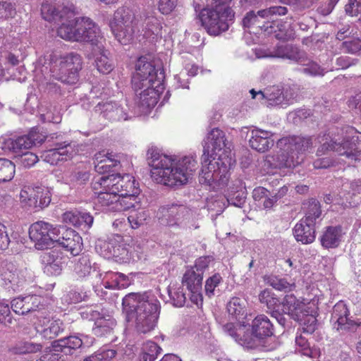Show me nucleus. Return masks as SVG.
I'll return each mask as SVG.
<instances>
[{"label": "nucleus", "mask_w": 361, "mask_h": 361, "mask_svg": "<svg viewBox=\"0 0 361 361\" xmlns=\"http://www.w3.org/2000/svg\"><path fill=\"white\" fill-rule=\"evenodd\" d=\"M283 312L293 319H300L302 311L306 310L307 305L297 299L293 294L286 295L281 302Z\"/></svg>", "instance_id": "nucleus-27"}, {"label": "nucleus", "mask_w": 361, "mask_h": 361, "mask_svg": "<svg viewBox=\"0 0 361 361\" xmlns=\"http://www.w3.org/2000/svg\"><path fill=\"white\" fill-rule=\"evenodd\" d=\"M42 298L37 295H29L13 299L11 304L14 312L20 315L35 312L40 308Z\"/></svg>", "instance_id": "nucleus-21"}, {"label": "nucleus", "mask_w": 361, "mask_h": 361, "mask_svg": "<svg viewBox=\"0 0 361 361\" xmlns=\"http://www.w3.org/2000/svg\"><path fill=\"white\" fill-rule=\"evenodd\" d=\"M82 69V58L76 53H70L56 60L51 69V77L67 85L75 84Z\"/></svg>", "instance_id": "nucleus-8"}, {"label": "nucleus", "mask_w": 361, "mask_h": 361, "mask_svg": "<svg viewBox=\"0 0 361 361\" xmlns=\"http://www.w3.org/2000/svg\"><path fill=\"white\" fill-rule=\"evenodd\" d=\"M328 151H333L339 155H345L348 158L355 159L361 153V135H346L342 140L331 139L325 142L317 149V155L322 156Z\"/></svg>", "instance_id": "nucleus-10"}, {"label": "nucleus", "mask_w": 361, "mask_h": 361, "mask_svg": "<svg viewBox=\"0 0 361 361\" xmlns=\"http://www.w3.org/2000/svg\"><path fill=\"white\" fill-rule=\"evenodd\" d=\"M58 35L66 40L90 42L96 44L99 42L100 30L98 26L89 18L73 17L68 22H63L57 29Z\"/></svg>", "instance_id": "nucleus-5"}, {"label": "nucleus", "mask_w": 361, "mask_h": 361, "mask_svg": "<svg viewBox=\"0 0 361 361\" xmlns=\"http://www.w3.org/2000/svg\"><path fill=\"white\" fill-rule=\"evenodd\" d=\"M210 146L204 147L202 156V170L199 176L201 184L209 185L213 190H219L226 187L229 180L228 170L231 165V158H222L219 154L217 160L213 157L209 159Z\"/></svg>", "instance_id": "nucleus-4"}, {"label": "nucleus", "mask_w": 361, "mask_h": 361, "mask_svg": "<svg viewBox=\"0 0 361 361\" xmlns=\"http://www.w3.org/2000/svg\"><path fill=\"white\" fill-rule=\"evenodd\" d=\"M305 61H306V59ZM305 62H302L303 65L305 66L302 70V73L312 76L324 75V69L316 62L309 61L307 63H305Z\"/></svg>", "instance_id": "nucleus-61"}, {"label": "nucleus", "mask_w": 361, "mask_h": 361, "mask_svg": "<svg viewBox=\"0 0 361 361\" xmlns=\"http://www.w3.org/2000/svg\"><path fill=\"white\" fill-rule=\"evenodd\" d=\"M207 2L211 7L202 9L198 19L208 34L217 36L228 30V20H231L234 15L229 8L225 6L226 3L212 2V0H207Z\"/></svg>", "instance_id": "nucleus-6"}, {"label": "nucleus", "mask_w": 361, "mask_h": 361, "mask_svg": "<svg viewBox=\"0 0 361 361\" xmlns=\"http://www.w3.org/2000/svg\"><path fill=\"white\" fill-rule=\"evenodd\" d=\"M161 352V348L156 343L146 341L142 345L139 361H154Z\"/></svg>", "instance_id": "nucleus-42"}, {"label": "nucleus", "mask_w": 361, "mask_h": 361, "mask_svg": "<svg viewBox=\"0 0 361 361\" xmlns=\"http://www.w3.org/2000/svg\"><path fill=\"white\" fill-rule=\"evenodd\" d=\"M247 302L242 298L234 297L227 304V311L231 320L240 321L247 315Z\"/></svg>", "instance_id": "nucleus-35"}, {"label": "nucleus", "mask_w": 361, "mask_h": 361, "mask_svg": "<svg viewBox=\"0 0 361 361\" xmlns=\"http://www.w3.org/2000/svg\"><path fill=\"white\" fill-rule=\"evenodd\" d=\"M45 339L51 340L59 335L63 331V322L58 320L51 322L48 326L39 330L37 329Z\"/></svg>", "instance_id": "nucleus-45"}, {"label": "nucleus", "mask_w": 361, "mask_h": 361, "mask_svg": "<svg viewBox=\"0 0 361 361\" xmlns=\"http://www.w3.org/2000/svg\"><path fill=\"white\" fill-rule=\"evenodd\" d=\"M262 341L261 338H258L252 331L251 333H245L240 338V343L247 348H255L261 345Z\"/></svg>", "instance_id": "nucleus-56"}, {"label": "nucleus", "mask_w": 361, "mask_h": 361, "mask_svg": "<svg viewBox=\"0 0 361 361\" xmlns=\"http://www.w3.org/2000/svg\"><path fill=\"white\" fill-rule=\"evenodd\" d=\"M252 331L258 338L264 340L274 334V326L267 316L257 315L252 322Z\"/></svg>", "instance_id": "nucleus-28"}, {"label": "nucleus", "mask_w": 361, "mask_h": 361, "mask_svg": "<svg viewBox=\"0 0 361 361\" xmlns=\"http://www.w3.org/2000/svg\"><path fill=\"white\" fill-rule=\"evenodd\" d=\"M15 157L16 162L25 168L34 166L39 161L38 156L31 152H25Z\"/></svg>", "instance_id": "nucleus-55"}, {"label": "nucleus", "mask_w": 361, "mask_h": 361, "mask_svg": "<svg viewBox=\"0 0 361 361\" xmlns=\"http://www.w3.org/2000/svg\"><path fill=\"white\" fill-rule=\"evenodd\" d=\"M169 295L174 306L183 307L185 305L186 297L180 288L173 290L169 289Z\"/></svg>", "instance_id": "nucleus-60"}, {"label": "nucleus", "mask_w": 361, "mask_h": 361, "mask_svg": "<svg viewBox=\"0 0 361 361\" xmlns=\"http://www.w3.org/2000/svg\"><path fill=\"white\" fill-rule=\"evenodd\" d=\"M56 243L73 256L79 255L83 245L81 236L73 229L67 228L66 226H61Z\"/></svg>", "instance_id": "nucleus-16"}, {"label": "nucleus", "mask_w": 361, "mask_h": 361, "mask_svg": "<svg viewBox=\"0 0 361 361\" xmlns=\"http://www.w3.org/2000/svg\"><path fill=\"white\" fill-rule=\"evenodd\" d=\"M264 281L273 288L285 293L292 291L295 288V283L288 281L286 278L275 275H265L264 276Z\"/></svg>", "instance_id": "nucleus-38"}, {"label": "nucleus", "mask_w": 361, "mask_h": 361, "mask_svg": "<svg viewBox=\"0 0 361 361\" xmlns=\"http://www.w3.org/2000/svg\"><path fill=\"white\" fill-rule=\"evenodd\" d=\"M20 196L22 202H26L29 207L35 209H44L51 202V194L47 189L22 190Z\"/></svg>", "instance_id": "nucleus-19"}, {"label": "nucleus", "mask_w": 361, "mask_h": 361, "mask_svg": "<svg viewBox=\"0 0 361 361\" xmlns=\"http://www.w3.org/2000/svg\"><path fill=\"white\" fill-rule=\"evenodd\" d=\"M31 279L32 274L27 268L18 269L11 262L6 263L0 269L1 285L8 290L16 291Z\"/></svg>", "instance_id": "nucleus-12"}, {"label": "nucleus", "mask_w": 361, "mask_h": 361, "mask_svg": "<svg viewBox=\"0 0 361 361\" xmlns=\"http://www.w3.org/2000/svg\"><path fill=\"white\" fill-rule=\"evenodd\" d=\"M278 147H285V149L290 151L295 157L299 156L303 159V154L312 147V141L310 137L300 136L286 137L277 142Z\"/></svg>", "instance_id": "nucleus-17"}, {"label": "nucleus", "mask_w": 361, "mask_h": 361, "mask_svg": "<svg viewBox=\"0 0 361 361\" xmlns=\"http://www.w3.org/2000/svg\"><path fill=\"white\" fill-rule=\"evenodd\" d=\"M288 13V8L285 6H276L266 8H262L257 11L260 20L265 26L264 31L272 32L276 25L277 16H284Z\"/></svg>", "instance_id": "nucleus-25"}, {"label": "nucleus", "mask_w": 361, "mask_h": 361, "mask_svg": "<svg viewBox=\"0 0 361 361\" xmlns=\"http://www.w3.org/2000/svg\"><path fill=\"white\" fill-rule=\"evenodd\" d=\"M159 222L170 227L184 230L199 228L194 212L186 205L178 202L161 206L157 211Z\"/></svg>", "instance_id": "nucleus-7"}, {"label": "nucleus", "mask_w": 361, "mask_h": 361, "mask_svg": "<svg viewBox=\"0 0 361 361\" xmlns=\"http://www.w3.org/2000/svg\"><path fill=\"white\" fill-rule=\"evenodd\" d=\"M164 72L161 64L148 61L145 56L139 58L135 65V73L132 78L133 89L139 96V105L146 109L153 108L158 102L163 89Z\"/></svg>", "instance_id": "nucleus-2"}, {"label": "nucleus", "mask_w": 361, "mask_h": 361, "mask_svg": "<svg viewBox=\"0 0 361 361\" xmlns=\"http://www.w3.org/2000/svg\"><path fill=\"white\" fill-rule=\"evenodd\" d=\"M16 15L15 4L6 1H0V20L13 18Z\"/></svg>", "instance_id": "nucleus-57"}, {"label": "nucleus", "mask_w": 361, "mask_h": 361, "mask_svg": "<svg viewBox=\"0 0 361 361\" xmlns=\"http://www.w3.org/2000/svg\"><path fill=\"white\" fill-rule=\"evenodd\" d=\"M130 188V189H128V188H121V190L118 189V191L106 190L104 191L95 192V194H97V203L102 207L111 206V209H114V207L116 206V203L119 200V197L118 196V192H122V193L124 192V194H127L126 191L128 192H137V190L134 189L133 185Z\"/></svg>", "instance_id": "nucleus-32"}, {"label": "nucleus", "mask_w": 361, "mask_h": 361, "mask_svg": "<svg viewBox=\"0 0 361 361\" xmlns=\"http://www.w3.org/2000/svg\"><path fill=\"white\" fill-rule=\"evenodd\" d=\"M208 145L210 146L209 159H213V156L217 154L216 150L220 152L226 146L224 133L219 128H214L207 137L203 150Z\"/></svg>", "instance_id": "nucleus-34"}, {"label": "nucleus", "mask_w": 361, "mask_h": 361, "mask_svg": "<svg viewBox=\"0 0 361 361\" xmlns=\"http://www.w3.org/2000/svg\"><path fill=\"white\" fill-rule=\"evenodd\" d=\"M42 349V344L31 341H21L16 347V353L19 354L35 353Z\"/></svg>", "instance_id": "nucleus-54"}, {"label": "nucleus", "mask_w": 361, "mask_h": 361, "mask_svg": "<svg viewBox=\"0 0 361 361\" xmlns=\"http://www.w3.org/2000/svg\"><path fill=\"white\" fill-rule=\"evenodd\" d=\"M342 238L340 226H328L320 238L321 245L327 249L338 247Z\"/></svg>", "instance_id": "nucleus-33"}, {"label": "nucleus", "mask_w": 361, "mask_h": 361, "mask_svg": "<svg viewBox=\"0 0 361 361\" xmlns=\"http://www.w3.org/2000/svg\"><path fill=\"white\" fill-rule=\"evenodd\" d=\"M147 160L152 168V178L157 183L171 187L185 184L198 167L192 156H186L175 164L154 147L147 150Z\"/></svg>", "instance_id": "nucleus-1"}, {"label": "nucleus", "mask_w": 361, "mask_h": 361, "mask_svg": "<svg viewBox=\"0 0 361 361\" xmlns=\"http://www.w3.org/2000/svg\"><path fill=\"white\" fill-rule=\"evenodd\" d=\"M266 56L270 58L289 59L298 63H302L305 61V53L293 44H278Z\"/></svg>", "instance_id": "nucleus-22"}, {"label": "nucleus", "mask_w": 361, "mask_h": 361, "mask_svg": "<svg viewBox=\"0 0 361 361\" xmlns=\"http://www.w3.org/2000/svg\"><path fill=\"white\" fill-rule=\"evenodd\" d=\"M262 99H266L268 105L276 106L283 105L284 97H283L282 89L279 86H271L267 87L264 91H259Z\"/></svg>", "instance_id": "nucleus-39"}, {"label": "nucleus", "mask_w": 361, "mask_h": 361, "mask_svg": "<svg viewBox=\"0 0 361 361\" xmlns=\"http://www.w3.org/2000/svg\"><path fill=\"white\" fill-rule=\"evenodd\" d=\"M306 209L305 216L302 219L315 223V221L322 214L319 202L315 199H310L303 204Z\"/></svg>", "instance_id": "nucleus-43"}, {"label": "nucleus", "mask_w": 361, "mask_h": 361, "mask_svg": "<svg viewBox=\"0 0 361 361\" xmlns=\"http://www.w3.org/2000/svg\"><path fill=\"white\" fill-rule=\"evenodd\" d=\"M259 300L262 304L265 305L268 309H274L280 304L279 299L269 289H264L259 295Z\"/></svg>", "instance_id": "nucleus-51"}, {"label": "nucleus", "mask_w": 361, "mask_h": 361, "mask_svg": "<svg viewBox=\"0 0 361 361\" xmlns=\"http://www.w3.org/2000/svg\"><path fill=\"white\" fill-rule=\"evenodd\" d=\"M15 168L11 161L0 158V183L10 181L14 176Z\"/></svg>", "instance_id": "nucleus-47"}, {"label": "nucleus", "mask_w": 361, "mask_h": 361, "mask_svg": "<svg viewBox=\"0 0 361 361\" xmlns=\"http://www.w3.org/2000/svg\"><path fill=\"white\" fill-rule=\"evenodd\" d=\"M293 235L298 242L310 244L315 240V223L301 219L293 228Z\"/></svg>", "instance_id": "nucleus-26"}, {"label": "nucleus", "mask_w": 361, "mask_h": 361, "mask_svg": "<svg viewBox=\"0 0 361 361\" xmlns=\"http://www.w3.org/2000/svg\"><path fill=\"white\" fill-rule=\"evenodd\" d=\"M46 136L39 133L37 128H32L27 135L11 138L7 141L8 149L18 156L27 152L32 146L42 144Z\"/></svg>", "instance_id": "nucleus-13"}, {"label": "nucleus", "mask_w": 361, "mask_h": 361, "mask_svg": "<svg viewBox=\"0 0 361 361\" xmlns=\"http://www.w3.org/2000/svg\"><path fill=\"white\" fill-rule=\"evenodd\" d=\"M105 52V51H102L96 57L95 64L99 72L103 74H108L113 70L114 65Z\"/></svg>", "instance_id": "nucleus-50"}, {"label": "nucleus", "mask_w": 361, "mask_h": 361, "mask_svg": "<svg viewBox=\"0 0 361 361\" xmlns=\"http://www.w3.org/2000/svg\"><path fill=\"white\" fill-rule=\"evenodd\" d=\"M243 27H258L262 30H264L265 26L262 21L260 20L259 16L254 10H250L242 20Z\"/></svg>", "instance_id": "nucleus-52"}, {"label": "nucleus", "mask_w": 361, "mask_h": 361, "mask_svg": "<svg viewBox=\"0 0 361 361\" xmlns=\"http://www.w3.org/2000/svg\"><path fill=\"white\" fill-rule=\"evenodd\" d=\"M60 226L39 221L33 223L29 228V237L37 250L48 249L56 243L60 233Z\"/></svg>", "instance_id": "nucleus-11"}, {"label": "nucleus", "mask_w": 361, "mask_h": 361, "mask_svg": "<svg viewBox=\"0 0 361 361\" xmlns=\"http://www.w3.org/2000/svg\"><path fill=\"white\" fill-rule=\"evenodd\" d=\"M345 11L347 14L351 16H361V0H348L345 5Z\"/></svg>", "instance_id": "nucleus-64"}, {"label": "nucleus", "mask_w": 361, "mask_h": 361, "mask_svg": "<svg viewBox=\"0 0 361 361\" xmlns=\"http://www.w3.org/2000/svg\"><path fill=\"white\" fill-rule=\"evenodd\" d=\"M116 325L114 319L107 315L104 318L97 319L92 328L93 334L97 336H104L110 334Z\"/></svg>", "instance_id": "nucleus-37"}, {"label": "nucleus", "mask_w": 361, "mask_h": 361, "mask_svg": "<svg viewBox=\"0 0 361 361\" xmlns=\"http://www.w3.org/2000/svg\"><path fill=\"white\" fill-rule=\"evenodd\" d=\"M341 48L344 52L356 54L361 51V39L357 37H353L349 40H345L342 43Z\"/></svg>", "instance_id": "nucleus-59"}, {"label": "nucleus", "mask_w": 361, "mask_h": 361, "mask_svg": "<svg viewBox=\"0 0 361 361\" xmlns=\"http://www.w3.org/2000/svg\"><path fill=\"white\" fill-rule=\"evenodd\" d=\"M149 218V214L147 211L141 210L131 213L128 216V220L133 228H137L147 223V219Z\"/></svg>", "instance_id": "nucleus-53"}, {"label": "nucleus", "mask_w": 361, "mask_h": 361, "mask_svg": "<svg viewBox=\"0 0 361 361\" xmlns=\"http://www.w3.org/2000/svg\"><path fill=\"white\" fill-rule=\"evenodd\" d=\"M131 175L124 174L121 176L119 173H112L109 176H103L94 179L92 183V188L95 192L111 190V191H118L121 188H128L130 189Z\"/></svg>", "instance_id": "nucleus-14"}, {"label": "nucleus", "mask_w": 361, "mask_h": 361, "mask_svg": "<svg viewBox=\"0 0 361 361\" xmlns=\"http://www.w3.org/2000/svg\"><path fill=\"white\" fill-rule=\"evenodd\" d=\"M96 111H101L104 117L112 121H126L128 118L127 109L116 103L99 104L96 106Z\"/></svg>", "instance_id": "nucleus-29"}, {"label": "nucleus", "mask_w": 361, "mask_h": 361, "mask_svg": "<svg viewBox=\"0 0 361 361\" xmlns=\"http://www.w3.org/2000/svg\"><path fill=\"white\" fill-rule=\"evenodd\" d=\"M70 143H57L56 147L47 150L43 154L44 160L51 165L57 164L59 161L66 159L68 154L71 155L73 150Z\"/></svg>", "instance_id": "nucleus-30"}, {"label": "nucleus", "mask_w": 361, "mask_h": 361, "mask_svg": "<svg viewBox=\"0 0 361 361\" xmlns=\"http://www.w3.org/2000/svg\"><path fill=\"white\" fill-rule=\"evenodd\" d=\"M222 281V277L219 274H215L208 278L205 282V293L209 298L215 295L216 288Z\"/></svg>", "instance_id": "nucleus-58"}, {"label": "nucleus", "mask_w": 361, "mask_h": 361, "mask_svg": "<svg viewBox=\"0 0 361 361\" xmlns=\"http://www.w3.org/2000/svg\"><path fill=\"white\" fill-rule=\"evenodd\" d=\"M279 151L274 155H267L266 161L272 168H290L295 167L302 162V158L295 157L290 151L285 149V147H279Z\"/></svg>", "instance_id": "nucleus-20"}, {"label": "nucleus", "mask_w": 361, "mask_h": 361, "mask_svg": "<svg viewBox=\"0 0 361 361\" xmlns=\"http://www.w3.org/2000/svg\"><path fill=\"white\" fill-rule=\"evenodd\" d=\"M90 178V173L79 169L68 171L65 173L63 179L67 184L81 185L85 184Z\"/></svg>", "instance_id": "nucleus-41"}, {"label": "nucleus", "mask_w": 361, "mask_h": 361, "mask_svg": "<svg viewBox=\"0 0 361 361\" xmlns=\"http://www.w3.org/2000/svg\"><path fill=\"white\" fill-rule=\"evenodd\" d=\"M57 345L56 351H61L64 355H71L75 350L82 347L84 341L78 336H71L56 341Z\"/></svg>", "instance_id": "nucleus-36"}, {"label": "nucleus", "mask_w": 361, "mask_h": 361, "mask_svg": "<svg viewBox=\"0 0 361 361\" xmlns=\"http://www.w3.org/2000/svg\"><path fill=\"white\" fill-rule=\"evenodd\" d=\"M349 310L346 305L340 301L333 308L331 321L334 323V328L337 330L354 331L358 324L349 318Z\"/></svg>", "instance_id": "nucleus-18"}, {"label": "nucleus", "mask_w": 361, "mask_h": 361, "mask_svg": "<svg viewBox=\"0 0 361 361\" xmlns=\"http://www.w3.org/2000/svg\"><path fill=\"white\" fill-rule=\"evenodd\" d=\"M57 345L56 341H54L52 343V349L50 351L44 355L42 357L44 361H64L65 356L67 355H64L61 351H56V346Z\"/></svg>", "instance_id": "nucleus-62"}, {"label": "nucleus", "mask_w": 361, "mask_h": 361, "mask_svg": "<svg viewBox=\"0 0 361 361\" xmlns=\"http://www.w3.org/2000/svg\"><path fill=\"white\" fill-rule=\"evenodd\" d=\"M203 276L201 273L188 269L184 274L182 283L191 293V300L195 302L202 298Z\"/></svg>", "instance_id": "nucleus-23"}, {"label": "nucleus", "mask_w": 361, "mask_h": 361, "mask_svg": "<svg viewBox=\"0 0 361 361\" xmlns=\"http://www.w3.org/2000/svg\"><path fill=\"white\" fill-rule=\"evenodd\" d=\"M110 27L116 39L122 44L131 43L139 32L135 17L128 9L118 8L110 22Z\"/></svg>", "instance_id": "nucleus-9"}, {"label": "nucleus", "mask_w": 361, "mask_h": 361, "mask_svg": "<svg viewBox=\"0 0 361 361\" xmlns=\"http://www.w3.org/2000/svg\"><path fill=\"white\" fill-rule=\"evenodd\" d=\"M161 30V23L159 19L154 16H146L142 24L144 36L149 37L152 35H158Z\"/></svg>", "instance_id": "nucleus-44"}, {"label": "nucleus", "mask_w": 361, "mask_h": 361, "mask_svg": "<svg viewBox=\"0 0 361 361\" xmlns=\"http://www.w3.org/2000/svg\"><path fill=\"white\" fill-rule=\"evenodd\" d=\"M213 258L210 256H203L198 258L195 261V266L190 268L196 272L201 273L203 276L204 270L209 267V264L212 261Z\"/></svg>", "instance_id": "nucleus-63"}, {"label": "nucleus", "mask_w": 361, "mask_h": 361, "mask_svg": "<svg viewBox=\"0 0 361 361\" xmlns=\"http://www.w3.org/2000/svg\"><path fill=\"white\" fill-rule=\"evenodd\" d=\"M116 353L115 350L102 348L85 357L83 361H110L115 357Z\"/></svg>", "instance_id": "nucleus-48"}, {"label": "nucleus", "mask_w": 361, "mask_h": 361, "mask_svg": "<svg viewBox=\"0 0 361 361\" xmlns=\"http://www.w3.org/2000/svg\"><path fill=\"white\" fill-rule=\"evenodd\" d=\"M130 182L133 184V187L134 189L137 190V192H127V194L122 193V192H118V196L119 197V200L116 203V206L114 207L115 210H127L130 208L135 207V204L137 202V195L140 192V189L139 188L138 183H136V180L133 176H131Z\"/></svg>", "instance_id": "nucleus-31"}, {"label": "nucleus", "mask_w": 361, "mask_h": 361, "mask_svg": "<svg viewBox=\"0 0 361 361\" xmlns=\"http://www.w3.org/2000/svg\"><path fill=\"white\" fill-rule=\"evenodd\" d=\"M92 262L88 255H81L74 265V271L79 277H85L92 270Z\"/></svg>", "instance_id": "nucleus-46"}, {"label": "nucleus", "mask_w": 361, "mask_h": 361, "mask_svg": "<svg viewBox=\"0 0 361 361\" xmlns=\"http://www.w3.org/2000/svg\"><path fill=\"white\" fill-rule=\"evenodd\" d=\"M250 133V145L257 152H264L274 146V140L271 138L274 135L272 132L256 128L252 130Z\"/></svg>", "instance_id": "nucleus-24"}, {"label": "nucleus", "mask_w": 361, "mask_h": 361, "mask_svg": "<svg viewBox=\"0 0 361 361\" xmlns=\"http://www.w3.org/2000/svg\"><path fill=\"white\" fill-rule=\"evenodd\" d=\"M102 249H104L103 255L105 257H119L123 255L124 248L118 245L115 241L104 242L101 245Z\"/></svg>", "instance_id": "nucleus-49"}, {"label": "nucleus", "mask_w": 361, "mask_h": 361, "mask_svg": "<svg viewBox=\"0 0 361 361\" xmlns=\"http://www.w3.org/2000/svg\"><path fill=\"white\" fill-rule=\"evenodd\" d=\"M41 14L42 18L49 22L61 24L63 22H68V20L75 15L74 8L63 5L44 2L41 6Z\"/></svg>", "instance_id": "nucleus-15"}, {"label": "nucleus", "mask_w": 361, "mask_h": 361, "mask_svg": "<svg viewBox=\"0 0 361 361\" xmlns=\"http://www.w3.org/2000/svg\"><path fill=\"white\" fill-rule=\"evenodd\" d=\"M300 317V319H294L300 323L302 326V332L305 334L310 335L314 332L317 329V319L310 313V308L306 307V310L302 311Z\"/></svg>", "instance_id": "nucleus-40"}, {"label": "nucleus", "mask_w": 361, "mask_h": 361, "mask_svg": "<svg viewBox=\"0 0 361 361\" xmlns=\"http://www.w3.org/2000/svg\"><path fill=\"white\" fill-rule=\"evenodd\" d=\"M122 306L127 321L134 322L139 333L146 334L154 329L160 309L154 295L148 292L128 293L123 298Z\"/></svg>", "instance_id": "nucleus-3"}]
</instances>
